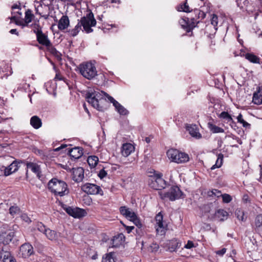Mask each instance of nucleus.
<instances>
[{
    "label": "nucleus",
    "instance_id": "nucleus-1",
    "mask_svg": "<svg viewBox=\"0 0 262 262\" xmlns=\"http://www.w3.org/2000/svg\"><path fill=\"white\" fill-rule=\"evenodd\" d=\"M78 20V22L74 28L68 31L69 34L73 37L76 36L78 34L80 31L82 30V27H83L82 31H84L86 33L92 32L93 29L92 27L95 26L96 25V20L91 10H89L85 16L81 17L80 19Z\"/></svg>",
    "mask_w": 262,
    "mask_h": 262
},
{
    "label": "nucleus",
    "instance_id": "nucleus-2",
    "mask_svg": "<svg viewBox=\"0 0 262 262\" xmlns=\"http://www.w3.org/2000/svg\"><path fill=\"white\" fill-rule=\"evenodd\" d=\"M48 188L55 195L63 196L68 194L69 190L67 184L56 178L51 179L48 183Z\"/></svg>",
    "mask_w": 262,
    "mask_h": 262
},
{
    "label": "nucleus",
    "instance_id": "nucleus-3",
    "mask_svg": "<svg viewBox=\"0 0 262 262\" xmlns=\"http://www.w3.org/2000/svg\"><path fill=\"white\" fill-rule=\"evenodd\" d=\"M78 68L81 75L88 80L94 79L98 75L95 66L91 62L82 63Z\"/></svg>",
    "mask_w": 262,
    "mask_h": 262
},
{
    "label": "nucleus",
    "instance_id": "nucleus-4",
    "mask_svg": "<svg viewBox=\"0 0 262 262\" xmlns=\"http://www.w3.org/2000/svg\"><path fill=\"white\" fill-rule=\"evenodd\" d=\"M95 91L94 93H88L86 95L87 101L92 105V106L99 111H103L104 107L100 105L102 101H105L101 97V94L105 96L103 93Z\"/></svg>",
    "mask_w": 262,
    "mask_h": 262
},
{
    "label": "nucleus",
    "instance_id": "nucleus-5",
    "mask_svg": "<svg viewBox=\"0 0 262 262\" xmlns=\"http://www.w3.org/2000/svg\"><path fill=\"white\" fill-rule=\"evenodd\" d=\"M167 155L172 161L177 163H185L189 161L188 155L185 153L180 152L176 149H171L167 151Z\"/></svg>",
    "mask_w": 262,
    "mask_h": 262
},
{
    "label": "nucleus",
    "instance_id": "nucleus-6",
    "mask_svg": "<svg viewBox=\"0 0 262 262\" xmlns=\"http://www.w3.org/2000/svg\"><path fill=\"white\" fill-rule=\"evenodd\" d=\"M162 199L167 198L171 201L184 198V193L177 186H172L167 192L160 194Z\"/></svg>",
    "mask_w": 262,
    "mask_h": 262
},
{
    "label": "nucleus",
    "instance_id": "nucleus-7",
    "mask_svg": "<svg viewBox=\"0 0 262 262\" xmlns=\"http://www.w3.org/2000/svg\"><path fill=\"white\" fill-rule=\"evenodd\" d=\"M8 227L7 225L0 227V243L6 245L12 241L14 236V232L12 230L7 229Z\"/></svg>",
    "mask_w": 262,
    "mask_h": 262
},
{
    "label": "nucleus",
    "instance_id": "nucleus-8",
    "mask_svg": "<svg viewBox=\"0 0 262 262\" xmlns=\"http://www.w3.org/2000/svg\"><path fill=\"white\" fill-rule=\"evenodd\" d=\"M61 206L69 215L74 217V218H80L84 216L86 213V212L84 209L79 208H73L70 206H68L63 204L61 205Z\"/></svg>",
    "mask_w": 262,
    "mask_h": 262
},
{
    "label": "nucleus",
    "instance_id": "nucleus-9",
    "mask_svg": "<svg viewBox=\"0 0 262 262\" xmlns=\"http://www.w3.org/2000/svg\"><path fill=\"white\" fill-rule=\"evenodd\" d=\"M83 191L89 194L95 195L99 194L103 195V191L100 186L92 183H86L81 186Z\"/></svg>",
    "mask_w": 262,
    "mask_h": 262
},
{
    "label": "nucleus",
    "instance_id": "nucleus-10",
    "mask_svg": "<svg viewBox=\"0 0 262 262\" xmlns=\"http://www.w3.org/2000/svg\"><path fill=\"white\" fill-rule=\"evenodd\" d=\"M103 93L105 96L107 98L108 100L113 103L114 106L115 107L116 110L120 115H127L129 112L121 104H120L117 101H116L113 97L110 96L105 92Z\"/></svg>",
    "mask_w": 262,
    "mask_h": 262
},
{
    "label": "nucleus",
    "instance_id": "nucleus-11",
    "mask_svg": "<svg viewBox=\"0 0 262 262\" xmlns=\"http://www.w3.org/2000/svg\"><path fill=\"white\" fill-rule=\"evenodd\" d=\"M21 163H24L27 166V170L26 172V178H28V170L30 169L31 171L35 173L38 178L41 177V169L40 167L37 163H33L32 162H29L27 161H21Z\"/></svg>",
    "mask_w": 262,
    "mask_h": 262
},
{
    "label": "nucleus",
    "instance_id": "nucleus-12",
    "mask_svg": "<svg viewBox=\"0 0 262 262\" xmlns=\"http://www.w3.org/2000/svg\"><path fill=\"white\" fill-rule=\"evenodd\" d=\"M151 182L149 185L151 187L156 190L164 188L166 185L165 181L163 179L160 174L152 177L151 179Z\"/></svg>",
    "mask_w": 262,
    "mask_h": 262
},
{
    "label": "nucleus",
    "instance_id": "nucleus-13",
    "mask_svg": "<svg viewBox=\"0 0 262 262\" xmlns=\"http://www.w3.org/2000/svg\"><path fill=\"white\" fill-rule=\"evenodd\" d=\"M34 33L36 34V40L40 45L47 47L51 43L48 35L42 32L41 28L34 30Z\"/></svg>",
    "mask_w": 262,
    "mask_h": 262
},
{
    "label": "nucleus",
    "instance_id": "nucleus-14",
    "mask_svg": "<svg viewBox=\"0 0 262 262\" xmlns=\"http://www.w3.org/2000/svg\"><path fill=\"white\" fill-rule=\"evenodd\" d=\"M19 254H21L24 258L29 257L33 253V248L31 245L29 243H25L20 247Z\"/></svg>",
    "mask_w": 262,
    "mask_h": 262
},
{
    "label": "nucleus",
    "instance_id": "nucleus-15",
    "mask_svg": "<svg viewBox=\"0 0 262 262\" xmlns=\"http://www.w3.org/2000/svg\"><path fill=\"white\" fill-rule=\"evenodd\" d=\"M21 161H14L10 165L6 167L3 166L2 168L4 169V174L5 176H8L13 172L16 171L18 169V164L21 163Z\"/></svg>",
    "mask_w": 262,
    "mask_h": 262
},
{
    "label": "nucleus",
    "instance_id": "nucleus-16",
    "mask_svg": "<svg viewBox=\"0 0 262 262\" xmlns=\"http://www.w3.org/2000/svg\"><path fill=\"white\" fill-rule=\"evenodd\" d=\"M163 216L161 212L158 213L155 217V220L157 224L156 231L157 233L161 235L165 234V227L163 222Z\"/></svg>",
    "mask_w": 262,
    "mask_h": 262
},
{
    "label": "nucleus",
    "instance_id": "nucleus-17",
    "mask_svg": "<svg viewBox=\"0 0 262 262\" xmlns=\"http://www.w3.org/2000/svg\"><path fill=\"white\" fill-rule=\"evenodd\" d=\"M84 178V169L82 167L74 168L72 179L76 182H81Z\"/></svg>",
    "mask_w": 262,
    "mask_h": 262
},
{
    "label": "nucleus",
    "instance_id": "nucleus-18",
    "mask_svg": "<svg viewBox=\"0 0 262 262\" xmlns=\"http://www.w3.org/2000/svg\"><path fill=\"white\" fill-rule=\"evenodd\" d=\"M186 129L192 137L195 138L196 139H199L202 138V135L199 133V129L196 125L187 124L186 126Z\"/></svg>",
    "mask_w": 262,
    "mask_h": 262
},
{
    "label": "nucleus",
    "instance_id": "nucleus-19",
    "mask_svg": "<svg viewBox=\"0 0 262 262\" xmlns=\"http://www.w3.org/2000/svg\"><path fill=\"white\" fill-rule=\"evenodd\" d=\"M12 74V69L9 64L3 63L0 66V78H6Z\"/></svg>",
    "mask_w": 262,
    "mask_h": 262
},
{
    "label": "nucleus",
    "instance_id": "nucleus-20",
    "mask_svg": "<svg viewBox=\"0 0 262 262\" xmlns=\"http://www.w3.org/2000/svg\"><path fill=\"white\" fill-rule=\"evenodd\" d=\"M120 213L126 218L129 219L130 221L136 217V214L126 206H121L119 208Z\"/></svg>",
    "mask_w": 262,
    "mask_h": 262
},
{
    "label": "nucleus",
    "instance_id": "nucleus-21",
    "mask_svg": "<svg viewBox=\"0 0 262 262\" xmlns=\"http://www.w3.org/2000/svg\"><path fill=\"white\" fill-rule=\"evenodd\" d=\"M252 102L256 105H260L262 104V87H258L256 91L254 93L252 98Z\"/></svg>",
    "mask_w": 262,
    "mask_h": 262
},
{
    "label": "nucleus",
    "instance_id": "nucleus-22",
    "mask_svg": "<svg viewBox=\"0 0 262 262\" xmlns=\"http://www.w3.org/2000/svg\"><path fill=\"white\" fill-rule=\"evenodd\" d=\"M253 228L259 235L262 233V214H258L255 217Z\"/></svg>",
    "mask_w": 262,
    "mask_h": 262
},
{
    "label": "nucleus",
    "instance_id": "nucleus-23",
    "mask_svg": "<svg viewBox=\"0 0 262 262\" xmlns=\"http://www.w3.org/2000/svg\"><path fill=\"white\" fill-rule=\"evenodd\" d=\"M0 259H2L3 262H15V259L10 253L5 251L3 248H0Z\"/></svg>",
    "mask_w": 262,
    "mask_h": 262
},
{
    "label": "nucleus",
    "instance_id": "nucleus-24",
    "mask_svg": "<svg viewBox=\"0 0 262 262\" xmlns=\"http://www.w3.org/2000/svg\"><path fill=\"white\" fill-rule=\"evenodd\" d=\"M70 156L75 159H78L83 155V149L79 147H75L68 150Z\"/></svg>",
    "mask_w": 262,
    "mask_h": 262
},
{
    "label": "nucleus",
    "instance_id": "nucleus-25",
    "mask_svg": "<svg viewBox=\"0 0 262 262\" xmlns=\"http://www.w3.org/2000/svg\"><path fill=\"white\" fill-rule=\"evenodd\" d=\"M70 25V20L67 15H62L58 24V28L60 30H63L68 28Z\"/></svg>",
    "mask_w": 262,
    "mask_h": 262
},
{
    "label": "nucleus",
    "instance_id": "nucleus-26",
    "mask_svg": "<svg viewBox=\"0 0 262 262\" xmlns=\"http://www.w3.org/2000/svg\"><path fill=\"white\" fill-rule=\"evenodd\" d=\"M134 150V147L130 143L123 144L122 146L121 153L125 157H128Z\"/></svg>",
    "mask_w": 262,
    "mask_h": 262
},
{
    "label": "nucleus",
    "instance_id": "nucleus-27",
    "mask_svg": "<svg viewBox=\"0 0 262 262\" xmlns=\"http://www.w3.org/2000/svg\"><path fill=\"white\" fill-rule=\"evenodd\" d=\"M228 215V213L226 211L223 209H219L215 212L214 217L221 221H223L227 219Z\"/></svg>",
    "mask_w": 262,
    "mask_h": 262
},
{
    "label": "nucleus",
    "instance_id": "nucleus-28",
    "mask_svg": "<svg viewBox=\"0 0 262 262\" xmlns=\"http://www.w3.org/2000/svg\"><path fill=\"white\" fill-rule=\"evenodd\" d=\"M30 124L35 129H38L41 126V119L37 116H34L31 118Z\"/></svg>",
    "mask_w": 262,
    "mask_h": 262
},
{
    "label": "nucleus",
    "instance_id": "nucleus-29",
    "mask_svg": "<svg viewBox=\"0 0 262 262\" xmlns=\"http://www.w3.org/2000/svg\"><path fill=\"white\" fill-rule=\"evenodd\" d=\"M48 51H49L52 55L56 57L57 59H61V54L58 52L55 48L52 45L51 42L49 46L46 47Z\"/></svg>",
    "mask_w": 262,
    "mask_h": 262
},
{
    "label": "nucleus",
    "instance_id": "nucleus-30",
    "mask_svg": "<svg viewBox=\"0 0 262 262\" xmlns=\"http://www.w3.org/2000/svg\"><path fill=\"white\" fill-rule=\"evenodd\" d=\"M245 58L251 62L254 63H259L260 58L252 53H247L245 54Z\"/></svg>",
    "mask_w": 262,
    "mask_h": 262
},
{
    "label": "nucleus",
    "instance_id": "nucleus-31",
    "mask_svg": "<svg viewBox=\"0 0 262 262\" xmlns=\"http://www.w3.org/2000/svg\"><path fill=\"white\" fill-rule=\"evenodd\" d=\"M180 246V244L176 239L170 241L168 244V250L170 252L175 251Z\"/></svg>",
    "mask_w": 262,
    "mask_h": 262
},
{
    "label": "nucleus",
    "instance_id": "nucleus-32",
    "mask_svg": "<svg viewBox=\"0 0 262 262\" xmlns=\"http://www.w3.org/2000/svg\"><path fill=\"white\" fill-rule=\"evenodd\" d=\"M34 15L32 13L30 9H28L25 12V25L24 26H28V24L32 21Z\"/></svg>",
    "mask_w": 262,
    "mask_h": 262
},
{
    "label": "nucleus",
    "instance_id": "nucleus-33",
    "mask_svg": "<svg viewBox=\"0 0 262 262\" xmlns=\"http://www.w3.org/2000/svg\"><path fill=\"white\" fill-rule=\"evenodd\" d=\"M98 158L96 156H89L87 162L91 167H95L98 164Z\"/></svg>",
    "mask_w": 262,
    "mask_h": 262
},
{
    "label": "nucleus",
    "instance_id": "nucleus-34",
    "mask_svg": "<svg viewBox=\"0 0 262 262\" xmlns=\"http://www.w3.org/2000/svg\"><path fill=\"white\" fill-rule=\"evenodd\" d=\"M208 127L210 131L213 133H219L224 132L223 128L214 125L211 123H208Z\"/></svg>",
    "mask_w": 262,
    "mask_h": 262
},
{
    "label": "nucleus",
    "instance_id": "nucleus-35",
    "mask_svg": "<svg viewBox=\"0 0 262 262\" xmlns=\"http://www.w3.org/2000/svg\"><path fill=\"white\" fill-rule=\"evenodd\" d=\"M44 234H45L46 237L50 240L56 239L57 237L56 232L54 230H50L49 228L47 229V232H45Z\"/></svg>",
    "mask_w": 262,
    "mask_h": 262
},
{
    "label": "nucleus",
    "instance_id": "nucleus-36",
    "mask_svg": "<svg viewBox=\"0 0 262 262\" xmlns=\"http://www.w3.org/2000/svg\"><path fill=\"white\" fill-rule=\"evenodd\" d=\"M223 160V155L222 154H220L218 155V158H217V159L216 160L215 164L211 167V169L213 170L216 168L220 167L222 165Z\"/></svg>",
    "mask_w": 262,
    "mask_h": 262
},
{
    "label": "nucleus",
    "instance_id": "nucleus-37",
    "mask_svg": "<svg viewBox=\"0 0 262 262\" xmlns=\"http://www.w3.org/2000/svg\"><path fill=\"white\" fill-rule=\"evenodd\" d=\"M207 195L209 197L215 196L219 198L222 196V194L221 191L216 189H213L212 190L208 191L207 192Z\"/></svg>",
    "mask_w": 262,
    "mask_h": 262
},
{
    "label": "nucleus",
    "instance_id": "nucleus-38",
    "mask_svg": "<svg viewBox=\"0 0 262 262\" xmlns=\"http://www.w3.org/2000/svg\"><path fill=\"white\" fill-rule=\"evenodd\" d=\"M220 118L225 119L226 121L228 122H233L232 118L230 115L227 112H222L219 116Z\"/></svg>",
    "mask_w": 262,
    "mask_h": 262
},
{
    "label": "nucleus",
    "instance_id": "nucleus-39",
    "mask_svg": "<svg viewBox=\"0 0 262 262\" xmlns=\"http://www.w3.org/2000/svg\"><path fill=\"white\" fill-rule=\"evenodd\" d=\"M189 18L185 17L181 18L179 20V23L181 25L182 28L185 29L187 32V29H188V27H189L188 25Z\"/></svg>",
    "mask_w": 262,
    "mask_h": 262
},
{
    "label": "nucleus",
    "instance_id": "nucleus-40",
    "mask_svg": "<svg viewBox=\"0 0 262 262\" xmlns=\"http://www.w3.org/2000/svg\"><path fill=\"white\" fill-rule=\"evenodd\" d=\"M199 21L196 22L195 18L193 17L190 19V21L189 20L188 25L189 27H188V29H187V32H190L192 31V30L195 27V23L198 24Z\"/></svg>",
    "mask_w": 262,
    "mask_h": 262
},
{
    "label": "nucleus",
    "instance_id": "nucleus-41",
    "mask_svg": "<svg viewBox=\"0 0 262 262\" xmlns=\"http://www.w3.org/2000/svg\"><path fill=\"white\" fill-rule=\"evenodd\" d=\"M235 214L236 217L241 221H245L246 219V217H245L244 212L243 210L240 209L236 210L235 212Z\"/></svg>",
    "mask_w": 262,
    "mask_h": 262
},
{
    "label": "nucleus",
    "instance_id": "nucleus-42",
    "mask_svg": "<svg viewBox=\"0 0 262 262\" xmlns=\"http://www.w3.org/2000/svg\"><path fill=\"white\" fill-rule=\"evenodd\" d=\"M20 212V209L18 206H13L9 208V213L12 216L18 214Z\"/></svg>",
    "mask_w": 262,
    "mask_h": 262
},
{
    "label": "nucleus",
    "instance_id": "nucleus-43",
    "mask_svg": "<svg viewBox=\"0 0 262 262\" xmlns=\"http://www.w3.org/2000/svg\"><path fill=\"white\" fill-rule=\"evenodd\" d=\"M194 11L196 15H197V18L198 19L200 18L203 19L206 16V13L203 10H198L197 9H195Z\"/></svg>",
    "mask_w": 262,
    "mask_h": 262
},
{
    "label": "nucleus",
    "instance_id": "nucleus-44",
    "mask_svg": "<svg viewBox=\"0 0 262 262\" xmlns=\"http://www.w3.org/2000/svg\"><path fill=\"white\" fill-rule=\"evenodd\" d=\"M36 227L37 229L43 233V234L47 232V229H48L42 223L38 222L36 224Z\"/></svg>",
    "mask_w": 262,
    "mask_h": 262
},
{
    "label": "nucleus",
    "instance_id": "nucleus-45",
    "mask_svg": "<svg viewBox=\"0 0 262 262\" xmlns=\"http://www.w3.org/2000/svg\"><path fill=\"white\" fill-rule=\"evenodd\" d=\"M181 10L178 9L179 11H182L185 12H190L191 10H190V8L187 3V0L185 1V2L180 6Z\"/></svg>",
    "mask_w": 262,
    "mask_h": 262
},
{
    "label": "nucleus",
    "instance_id": "nucleus-46",
    "mask_svg": "<svg viewBox=\"0 0 262 262\" xmlns=\"http://www.w3.org/2000/svg\"><path fill=\"white\" fill-rule=\"evenodd\" d=\"M113 255L112 253L107 254L105 257H103L102 262H115Z\"/></svg>",
    "mask_w": 262,
    "mask_h": 262
},
{
    "label": "nucleus",
    "instance_id": "nucleus-47",
    "mask_svg": "<svg viewBox=\"0 0 262 262\" xmlns=\"http://www.w3.org/2000/svg\"><path fill=\"white\" fill-rule=\"evenodd\" d=\"M223 199V202L225 203H229L232 200L231 196L227 193H224L222 195Z\"/></svg>",
    "mask_w": 262,
    "mask_h": 262
},
{
    "label": "nucleus",
    "instance_id": "nucleus-48",
    "mask_svg": "<svg viewBox=\"0 0 262 262\" xmlns=\"http://www.w3.org/2000/svg\"><path fill=\"white\" fill-rule=\"evenodd\" d=\"M237 6L239 7L243 8L244 6H247L248 4V0H235Z\"/></svg>",
    "mask_w": 262,
    "mask_h": 262
},
{
    "label": "nucleus",
    "instance_id": "nucleus-49",
    "mask_svg": "<svg viewBox=\"0 0 262 262\" xmlns=\"http://www.w3.org/2000/svg\"><path fill=\"white\" fill-rule=\"evenodd\" d=\"M218 17L216 14H213L211 19V23L214 27H216L218 24Z\"/></svg>",
    "mask_w": 262,
    "mask_h": 262
},
{
    "label": "nucleus",
    "instance_id": "nucleus-50",
    "mask_svg": "<svg viewBox=\"0 0 262 262\" xmlns=\"http://www.w3.org/2000/svg\"><path fill=\"white\" fill-rule=\"evenodd\" d=\"M131 221H132L134 224L139 228H140L142 227V225L141 223V222L140 221V220H139V219L138 218L137 216L136 215V217L134 219H132Z\"/></svg>",
    "mask_w": 262,
    "mask_h": 262
},
{
    "label": "nucleus",
    "instance_id": "nucleus-51",
    "mask_svg": "<svg viewBox=\"0 0 262 262\" xmlns=\"http://www.w3.org/2000/svg\"><path fill=\"white\" fill-rule=\"evenodd\" d=\"M122 237H124L123 234H120L119 235H118V236H114V239H113V247H117V246H118L117 244L115 245V241H117L119 238H120L122 240Z\"/></svg>",
    "mask_w": 262,
    "mask_h": 262
},
{
    "label": "nucleus",
    "instance_id": "nucleus-52",
    "mask_svg": "<svg viewBox=\"0 0 262 262\" xmlns=\"http://www.w3.org/2000/svg\"><path fill=\"white\" fill-rule=\"evenodd\" d=\"M21 218L23 221H24L26 223H30L31 222L30 218L25 213L21 215Z\"/></svg>",
    "mask_w": 262,
    "mask_h": 262
},
{
    "label": "nucleus",
    "instance_id": "nucleus-53",
    "mask_svg": "<svg viewBox=\"0 0 262 262\" xmlns=\"http://www.w3.org/2000/svg\"><path fill=\"white\" fill-rule=\"evenodd\" d=\"M226 137H231L233 139H234V140H236L237 141V142L239 144H242V140L237 136L234 135H228V136H226Z\"/></svg>",
    "mask_w": 262,
    "mask_h": 262
},
{
    "label": "nucleus",
    "instance_id": "nucleus-54",
    "mask_svg": "<svg viewBox=\"0 0 262 262\" xmlns=\"http://www.w3.org/2000/svg\"><path fill=\"white\" fill-rule=\"evenodd\" d=\"M106 175L107 172L104 170V169L100 170L98 173V176L100 179L104 178Z\"/></svg>",
    "mask_w": 262,
    "mask_h": 262
},
{
    "label": "nucleus",
    "instance_id": "nucleus-55",
    "mask_svg": "<svg viewBox=\"0 0 262 262\" xmlns=\"http://www.w3.org/2000/svg\"><path fill=\"white\" fill-rule=\"evenodd\" d=\"M194 247L193 243L191 241H188L187 243L185 245L184 248L186 249H191Z\"/></svg>",
    "mask_w": 262,
    "mask_h": 262
},
{
    "label": "nucleus",
    "instance_id": "nucleus-56",
    "mask_svg": "<svg viewBox=\"0 0 262 262\" xmlns=\"http://www.w3.org/2000/svg\"><path fill=\"white\" fill-rule=\"evenodd\" d=\"M226 252V248H223L220 250H218L216 252V254L223 256Z\"/></svg>",
    "mask_w": 262,
    "mask_h": 262
},
{
    "label": "nucleus",
    "instance_id": "nucleus-57",
    "mask_svg": "<svg viewBox=\"0 0 262 262\" xmlns=\"http://www.w3.org/2000/svg\"><path fill=\"white\" fill-rule=\"evenodd\" d=\"M126 228V230L128 233H130L132 230L135 228L134 226H126L124 225Z\"/></svg>",
    "mask_w": 262,
    "mask_h": 262
},
{
    "label": "nucleus",
    "instance_id": "nucleus-58",
    "mask_svg": "<svg viewBox=\"0 0 262 262\" xmlns=\"http://www.w3.org/2000/svg\"><path fill=\"white\" fill-rule=\"evenodd\" d=\"M243 200L245 203H248L250 202L249 197L247 194L244 195Z\"/></svg>",
    "mask_w": 262,
    "mask_h": 262
},
{
    "label": "nucleus",
    "instance_id": "nucleus-59",
    "mask_svg": "<svg viewBox=\"0 0 262 262\" xmlns=\"http://www.w3.org/2000/svg\"><path fill=\"white\" fill-rule=\"evenodd\" d=\"M237 121L239 123H242L244 120L243 119V116L241 114H239L237 117Z\"/></svg>",
    "mask_w": 262,
    "mask_h": 262
},
{
    "label": "nucleus",
    "instance_id": "nucleus-60",
    "mask_svg": "<svg viewBox=\"0 0 262 262\" xmlns=\"http://www.w3.org/2000/svg\"><path fill=\"white\" fill-rule=\"evenodd\" d=\"M241 124H243V126L244 127H250V124L249 123H248V122H247L246 121L244 120L242 123Z\"/></svg>",
    "mask_w": 262,
    "mask_h": 262
},
{
    "label": "nucleus",
    "instance_id": "nucleus-61",
    "mask_svg": "<svg viewBox=\"0 0 262 262\" xmlns=\"http://www.w3.org/2000/svg\"><path fill=\"white\" fill-rule=\"evenodd\" d=\"M10 33L11 34H16L17 36H18L19 35V33L17 31V30L16 29H11L10 31Z\"/></svg>",
    "mask_w": 262,
    "mask_h": 262
},
{
    "label": "nucleus",
    "instance_id": "nucleus-62",
    "mask_svg": "<svg viewBox=\"0 0 262 262\" xmlns=\"http://www.w3.org/2000/svg\"><path fill=\"white\" fill-rule=\"evenodd\" d=\"M67 146L65 144L61 145L60 147L56 148L55 150V151H59L61 149H63V148L66 147Z\"/></svg>",
    "mask_w": 262,
    "mask_h": 262
},
{
    "label": "nucleus",
    "instance_id": "nucleus-63",
    "mask_svg": "<svg viewBox=\"0 0 262 262\" xmlns=\"http://www.w3.org/2000/svg\"><path fill=\"white\" fill-rule=\"evenodd\" d=\"M15 24L17 25H19V26H22L23 27H24L25 26L24 25H25V23H23L20 21H18V20H16L15 21Z\"/></svg>",
    "mask_w": 262,
    "mask_h": 262
},
{
    "label": "nucleus",
    "instance_id": "nucleus-64",
    "mask_svg": "<svg viewBox=\"0 0 262 262\" xmlns=\"http://www.w3.org/2000/svg\"><path fill=\"white\" fill-rule=\"evenodd\" d=\"M20 9V6L16 4L13 5L12 6V9Z\"/></svg>",
    "mask_w": 262,
    "mask_h": 262
}]
</instances>
